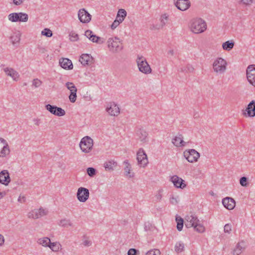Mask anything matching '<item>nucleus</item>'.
Wrapping results in <instances>:
<instances>
[{
    "instance_id": "obj_27",
    "label": "nucleus",
    "mask_w": 255,
    "mask_h": 255,
    "mask_svg": "<svg viewBox=\"0 0 255 255\" xmlns=\"http://www.w3.org/2000/svg\"><path fill=\"white\" fill-rule=\"evenodd\" d=\"M21 33L19 31H13L10 37V39L13 44L19 42L20 40Z\"/></svg>"
},
{
    "instance_id": "obj_36",
    "label": "nucleus",
    "mask_w": 255,
    "mask_h": 255,
    "mask_svg": "<svg viewBox=\"0 0 255 255\" xmlns=\"http://www.w3.org/2000/svg\"><path fill=\"white\" fill-rule=\"evenodd\" d=\"M176 222L177 223V229L179 231L182 230L183 227L184 221L183 219L180 217H176Z\"/></svg>"
},
{
    "instance_id": "obj_38",
    "label": "nucleus",
    "mask_w": 255,
    "mask_h": 255,
    "mask_svg": "<svg viewBox=\"0 0 255 255\" xmlns=\"http://www.w3.org/2000/svg\"><path fill=\"white\" fill-rule=\"evenodd\" d=\"M194 230L199 233H203L205 231V228L203 225L197 223L194 227Z\"/></svg>"
},
{
    "instance_id": "obj_39",
    "label": "nucleus",
    "mask_w": 255,
    "mask_h": 255,
    "mask_svg": "<svg viewBox=\"0 0 255 255\" xmlns=\"http://www.w3.org/2000/svg\"><path fill=\"white\" fill-rule=\"evenodd\" d=\"M67 88L70 91L75 92L77 91V88L75 86L74 84L72 82H68L65 84Z\"/></svg>"
},
{
    "instance_id": "obj_11",
    "label": "nucleus",
    "mask_w": 255,
    "mask_h": 255,
    "mask_svg": "<svg viewBox=\"0 0 255 255\" xmlns=\"http://www.w3.org/2000/svg\"><path fill=\"white\" fill-rule=\"evenodd\" d=\"M246 74L248 82L255 87V65H249L247 68Z\"/></svg>"
},
{
    "instance_id": "obj_44",
    "label": "nucleus",
    "mask_w": 255,
    "mask_h": 255,
    "mask_svg": "<svg viewBox=\"0 0 255 255\" xmlns=\"http://www.w3.org/2000/svg\"><path fill=\"white\" fill-rule=\"evenodd\" d=\"M90 40L92 41L93 42H96L97 43H103V41L101 40V37L97 36L94 34L93 35Z\"/></svg>"
},
{
    "instance_id": "obj_2",
    "label": "nucleus",
    "mask_w": 255,
    "mask_h": 255,
    "mask_svg": "<svg viewBox=\"0 0 255 255\" xmlns=\"http://www.w3.org/2000/svg\"><path fill=\"white\" fill-rule=\"evenodd\" d=\"M107 44L109 50L113 53H118L123 48L122 42L117 37L109 38Z\"/></svg>"
},
{
    "instance_id": "obj_32",
    "label": "nucleus",
    "mask_w": 255,
    "mask_h": 255,
    "mask_svg": "<svg viewBox=\"0 0 255 255\" xmlns=\"http://www.w3.org/2000/svg\"><path fill=\"white\" fill-rule=\"evenodd\" d=\"M234 44V42L232 40H228L223 43L222 47L224 50L230 51L233 48Z\"/></svg>"
},
{
    "instance_id": "obj_29",
    "label": "nucleus",
    "mask_w": 255,
    "mask_h": 255,
    "mask_svg": "<svg viewBox=\"0 0 255 255\" xmlns=\"http://www.w3.org/2000/svg\"><path fill=\"white\" fill-rule=\"evenodd\" d=\"M124 163L126 165L124 168L125 175L128 178L133 177L134 176V173L130 172L131 168L130 164L128 161H125Z\"/></svg>"
},
{
    "instance_id": "obj_34",
    "label": "nucleus",
    "mask_w": 255,
    "mask_h": 255,
    "mask_svg": "<svg viewBox=\"0 0 255 255\" xmlns=\"http://www.w3.org/2000/svg\"><path fill=\"white\" fill-rule=\"evenodd\" d=\"M38 243L43 247H48L51 243L50 240L47 237H44L38 239Z\"/></svg>"
},
{
    "instance_id": "obj_6",
    "label": "nucleus",
    "mask_w": 255,
    "mask_h": 255,
    "mask_svg": "<svg viewBox=\"0 0 255 255\" xmlns=\"http://www.w3.org/2000/svg\"><path fill=\"white\" fill-rule=\"evenodd\" d=\"M136 159L138 165L141 167H145L148 163L146 154L142 148H140L136 153Z\"/></svg>"
},
{
    "instance_id": "obj_15",
    "label": "nucleus",
    "mask_w": 255,
    "mask_h": 255,
    "mask_svg": "<svg viewBox=\"0 0 255 255\" xmlns=\"http://www.w3.org/2000/svg\"><path fill=\"white\" fill-rule=\"evenodd\" d=\"M106 111L111 116H118L120 113V108L115 103H110L107 106Z\"/></svg>"
},
{
    "instance_id": "obj_51",
    "label": "nucleus",
    "mask_w": 255,
    "mask_h": 255,
    "mask_svg": "<svg viewBox=\"0 0 255 255\" xmlns=\"http://www.w3.org/2000/svg\"><path fill=\"white\" fill-rule=\"evenodd\" d=\"M118 16L119 17H121L124 18L126 17V15H127V12L124 9H120L118 12Z\"/></svg>"
},
{
    "instance_id": "obj_24",
    "label": "nucleus",
    "mask_w": 255,
    "mask_h": 255,
    "mask_svg": "<svg viewBox=\"0 0 255 255\" xmlns=\"http://www.w3.org/2000/svg\"><path fill=\"white\" fill-rule=\"evenodd\" d=\"M183 138L182 135L179 134L173 138L172 142L175 146L178 147L184 146L186 142L183 140Z\"/></svg>"
},
{
    "instance_id": "obj_46",
    "label": "nucleus",
    "mask_w": 255,
    "mask_h": 255,
    "mask_svg": "<svg viewBox=\"0 0 255 255\" xmlns=\"http://www.w3.org/2000/svg\"><path fill=\"white\" fill-rule=\"evenodd\" d=\"M162 192L163 190L162 189L159 190L155 195V199L156 202L161 201L162 198Z\"/></svg>"
},
{
    "instance_id": "obj_17",
    "label": "nucleus",
    "mask_w": 255,
    "mask_h": 255,
    "mask_svg": "<svg viewBox=\"0 0 255 255\" xmlns=\"http://www.w3.org/2000/svg\"><path fill=\"white\" fill-rule=\"evenodd\" d=\"M185 226L187 228L193 227L197 223L199 222L197 217L193 215H187L185 218Z\"/></svg>"
},
{
    "instance_id": "obj_16",
    "label": "nucleus",
    "mask_w": 255,
    "mask_h": 255,
    "mask_svg": "<svg viewBox=\"0 0 255 255\" xmlns=\"http://www.w3.org/2000/svg\"><path fill=\"white\" fill-rule=\"evenodd\" d=\"M175 6L177 8L182 11H184L189 8L190 6L189 0H174Z\"/></svg>"
},
{
    "instance_id": "obj_35",
    "label": "nucleus",
    "mask_w": 255,
    "mask_h": 255,
    "mask_svg": "<svg viewBox=\"0 0 255 255\" xmlns=\"http://www.w3.org/2000/svg\"><path fill=\"white\" fill-rule=\"evenodd\" d=\"M49 247L51 250H52L53 252H58L59 249L61 248V246L60 244L58 242H54V243H50Z\"/></svg>"
},
{
    "instance_id": "obj_52",
    "label": "nucleus",
    "mask_w": 255,
    "mask_h": 255,
    "mask_svg": "<svg viewBox=\"0 0 255 255\" xmlns=\"http://www.w3.org/2000/svg\"><path fill=\"white\" fill-rule=\"evenodd\" d=\"M232 231V226L230 224H227L224 226V231L225 233L230 234Z\"/></svg>"
},
{
    "instance_id": "obj_30",
    "label": "nucleus",
    "mask_w": 255,
    "mask_h": 255,
    "mask_svg": "<svg viewBox=\"0 0 255 255\" xmlns=\"http://www.w3.org/2000/svg\"><path fill=\"white\" fill-rule=\"evenodd\" d=\"M169 20V15L167 13H163L161 15L159 21L160 26L159 27H162L163 28L167 23Z\"/></svg>"
},
{
    "instance_id": "obj_23",
    "label": "nucleus",
    "mask_w": 255,
    "mask_h": 255,
    "mask_svg": "<svg viewBox=\"0 0 255 255\" xmlns=\"http://www.w3.org/2000/svg\"><path fill=\"white\" fill-rule=\"evenodd\" d=\"M59 64L62 68L65 69L71 70L73 66L70 60L68 58H61L59 60Z\"/></svg>"
},
{
    "instance_id": "obj_54",
    "label": "nucleus",
    "mask_w": 255,
    "mask_h": 255,
    "mask_svg": "<svg viewBox=\"0 0 255 255\" xmlns=\"http://www.w3.org/2000/svg\"><path fill=\"white\" fill-rule=\"evenodd\" d=\"M93 32L90 30H87L85 32V35L89 38L90 40L92 38V36H93Z\"/></svg>"
},
{
    "instance_id": "obj_9",
    "label": "nucleus",
    "mask_w": 255,
    "mask_h": 255,
    "mask_svg": "<svg viewBox=\"0 0 255 255\" xmlns=\"http://www.w3.org/2000/svg\"><path fill=\"white\" fill-rule=\"evenodd\" d=\"M48 214V211L43 208H40L38 209H34L29 212L27 214L28 218L36 219L46 215Z\"/></svg>"
},
{
    "instance_id": "obj_55",
    "label": "nucleus",
    "mask_w": 255,
    "mask_h": 255,
    "mask_svg": "<svg viewBox=\"0 0 255 255\" xmlns=\"http://www.w3.org/2000/svg\"><path fill=\"white\" fill-rule=\"evenodd\" d=\"M159 26H160V24H156V25L152 24V25H150V29L151 30H159L160 29H162L163 28L162 27H159Z\"/></svg>"
},
{
    "instance_id": "obj_45",
    "label": "nucleus",
    "mask_w": 255,
    "mask_h": 255,
    "mask_svg": "<svg viewBox=\"0 0 255 255\" xmlns=\"http://www.w3.org/2000/svg\"><path fill=\"white\" fill-rule=\"evenodd\" d=\"M160 252L159 250L153 249L148 251L145 255H160Z\"/></svg>"
},
{
    "instance_id": "obj_43",
    "label": "nucleus",
    "mask_w": 255,
    "mask_h": 255,
    "mask_svg": "<svg viewBox=\"0 0 255 255\" xmlns=\"http://www.w3.org/2000/svg\"><path fill=\"white\" fill-rule=\"evenodd\" d=\"M41 34L46 37H50L52 36V31L48 28H45L41 32Z\"/></svg>"
},
{
    "instance_id": "obj_33",
    "label": "nucleus",
    "mask_w": 255,
    "mask_h": 255,
    "mask_svg": "<svg viewBox=\"0 0 255 255\" xmlns=\"http://www.w3.org/2000/svg\"><path fill=\"white\" fill-rule=\"evenodd\" d=\"M9 21L12 22H18L19 19L18 12H12L8 15L7 16Z\"/></svg>"
},
{
    "instance_id": "obj_20",
    "label": "nucleus",
    "mask_w": 255,
    "mask_h": 255,
    "mask_svg": "<svg viewBox=\"0 0 255 255\" xmlns=\"http://www.w3.org/2000/svg\"><path fill=\"white\" fill-rule=\"evenodd\" d=\"M222 203L224 206L227 209L233 210L236 206V202L231 197H226L222 200Z\"/></svg>"
},
{
    "instance_id": "obj_3",
    "label": "nucleus",
    "mask_w": 255,
    "mask_h": 255,
    "mask_svg": "<svg viewBox=\"0 0 255 255\" xmlns=\"http://www.w3.org/2000/svg\"><path fill=\"white\" fill-rule=\"evenodd\" d=\"M139 71L146 75L151 74L152 69L145 58L142 56H138L136 60Z\"/></svg>"
},
{
    "instance_id": "obj_22",
    "label": "nucleus",
    "mask_w": 255,
    "mask_h": 255,
    "mask_svg": "<svg viewBox=\"0 0 255 255\" xmlns=\"http://www.w3.org/2000/svg\"><path fill=\"white\" fill-rule=\"evenodd\" d=\"M246 248V245L245 242H239L233 251V255H240L245 250Z\"/></svg>"
},
{
    "instance_id": "obj_14",
    "label": "nucleus",
    "mask_w": 255,
    "mask_h": 255,
    "mask_svg": "<svg viewBox=\"0 0 255 255\" xmlns=\"http://www.w3.org/2000/svg\"><path fill=\"white\" fill-rule=\"evenodd\" d=\"M78 18L82 23H88L91 19V15L84 8L79 9Z\"/></svg>"
},
{
    "instance_id": "obj_59",
    "label": "nucleus",
    "mask_w": 255,
    "mask_h": 255,
    "mask_svg": "<svg viewBox=\"0 0 255 255\" xmlns=\"http://www.w3.org/2000/svg\"><path fill=\"white\" fill-rule=\"evenodd\" d=\"M241 2L245 5H250L253 3L254 0H241Z\"/></svg>"
},
{
    "instance_id": "obj_40",
    "label": "nucleus",
    "mask_w": 255,
    "mask_h": 255,
    "mask_svg": "<svg viewBox=\"0 0 255 255\" xmlns=\"http://www.w3.org/2000/svg\"><path fill=\"white\" fill-rule=\"evenodd\" d=\"M184 245L180 242L177 243L175 247V250L177 253L182 252L184 250Z\"/></svg>"
},
{
    "instance_id": "obj_25",
    "label": "nucleus",
    "mask_w": 255,
    "mask_h": 255,
    "mask_svg": "<svg viewBox=\"0 0 255 255\" xmlns=\"http://www.w3.org/2000/svg\"><path fill=\"white\" fill-rule=\"evenodd\" d=\"M93 60L92 57L87 54H82L79 59L80 62L83 65H90Z\"/></svg>"
},
{
    "instance_id": "obj_1",
    "label": "nucleus",
    "mask_w": 255,
    "mask_h": 255,
    "mask_svg": "<svg viewBox=\"0 0 255 255\" xmlns=\"http://www.w3.org/2000/svg\"><path fill=\"white\" fill-rule=\"evenodd\" d=\"M190 30L195 33L199 34L204 32L207 29L206 22L201 18L192 19L190 23Z\"/></svg>"
},
{
    "instance_id": "obj_8",
    "label": "nucleus",
    "mask_w": 255,
    "mask_h": 255,
    "mask_svg": "<svg viewBox=\"0 0 255 255\" xmlns=\"http://www.w3.org/2000/svg\"><path fill=\"white\" fill-rule=\"evenodd\" d=\"M10 149L6 140L0 137V158L6 157L10 153Z\"/></svg>"
},
{
    "instance_id": "obj_64",
    "label": "nucleus",
    "mask_w": 255,
    "mask_h": 255,
    "mask_svg": "<svg viewBox=\"0 0 255 255\" xmlns=\"http://www.w3.org/2000/svg\"><path fill=\"white\" fill-rule=\"evenodd\" d=\"M5 195V193L0 192V199H2Z\"/></svg>"
},
{
    "instance_id": "obj_48",
    "label": "nucleus",
    "mask_w": 255,
    "mask_h": 255,
    "mask_svg": "<svg viewBox=\"0 0 255 255\" xmlns=\"http://www.w3.org/2000/svg\"><path fill=\"white\" fill-rule=\"evenodd\" d=\"M69 99L71 102H72V103L75 102L76 99H77V92H71L69 96Z\"/></svg>"
},
{
    "instance_id": "obj_5",
    "label": "nucleus",
    "mask_w": 255,
    "mask_h": 255,
    "mask_svg": "<svg viewBox=\"0 0 255 255\" xmlns=\"http://www.w3.org/2000/svg\"><path fill=\"white\" fill-rule=\"evenodd\" d=\"M93 145V140L89 136L83 137L79 143L80 149L85 153H90L92 150Z\"/></svg>"
},
{
    "instance_id": "obj_31",
    "label": "nucleus",
    "mask_w": 255,
    "mask_h": 255,
    "mask_svg": "<svg viewBox=\"0 0 255 255\" xmlns=\"http://www.w3.org/2000/svg\"><path fill=\"white\" fill-rule=\"evenodd\" d=\"M58 225L63 228H69L73 226V223L69 219H63L61 220Z\"/></svg>"
},
{
    "instance_id": "obj_57",
    "label": "nucleus",
    "mask_w": 255,
    "mask_h": 255,
    "mask_svg": "<svg viewBox=\"0 0 255 255\" xmlns=\"http://www.w3.org/2000/svg\"><path fill=\"white\" fill-rule=\"evenodd\" d=\"M137 251L135 249H130L128 252V255H136Z\"/></svg>"
},
{
    "instance_id": "obj_26",
    "label": "nucleus",
    "mask_w": 255,
    "mask_h": 255,
    "mask_svg": "<svg viewBox=\"0 0 255 255\" xmlns=\"http://www.w3.org/2000/svg\"><path fill=\"white\" fill-rule=\"evenodd\" d=\"M246 111L247 112L248 116L251 117H255V101H252L248 105Z\"/></svg>"
},
{
    "instance_id": "obj_41",
    "label": "nucleus",
    "mask_w": 255,
    "mask_h": 255,
    "mask_svg": "<svg viewBox=\"0 0 255 255\" xmlns=\"http://www.w3.org/2000/svg\"><path fill=\"white\" fill-rule=\"evenodd\" d=\"M180 71L186 73H191L193 72L194 68L190 65H187L186 66L181 68Z\"/></svg>"
},
{
    "instance_id": "obj_49",
    "label": "nucleus",
    "mask_w": 255,
    "mask_h": 255,
    "mask_svg": "<svg viewBox=\"0 0 255 255\" xmlns=\"http://www.w3.org/2000/svg\"><path fill=\"white\" fill-rule=\"evenodd\" d=\"M248 178L246 177H242L240 179V184L244 187H246L248 185Z\"/></svg>"
},
{
    "instance_id": "obj_37",
    "label": "nucleus",
    "mask_w": 255,
    "mask_h": 255,
    "mask_svg": "<svg viewBox=\"0 0 255 255\" xmlns=\"http://www.w3.org/2000/svg\"><path fill=\"white\" fill-rule=\"evenodd\" d=\"M19 15V22H26L28 20V15L27 13L20 12H18Z\"/></svg>"
},
{
    "instance_id": "obj_21",
    "label": "nucleus",
    "mask_w": 255,
    "mask_h": 255,
    "mask_svg": "<svg viewBox=\"0 0 255 255\" xmlns=\"http://www.w3.org/2000/svg\"><path fill=\"white\" fill-rule=\"evenodd\" d=\"M3 71L7 76L10 77L14 81H17L19 77L18 73L12 68L6 67Z\"/></svg>"
},
{
    "instance_id": "obj_18",
    "label": "nucleus",
    "mask_w": 255,
    "mask_h": 255,
    "mask_svg": "<svg viewBox=\"0 0 255 255\" xmlns=\"http://www.w3.org/2000/svg\"><path fill=\"white\" fill-rule=\"evenodd\" d=\"M171 181L177 188L183 189L186 186L184 180L177 175H174L171 177Z\"/></svg>"
},
{
    "instance_id": "obj_10",
    "label": "nucleus",
    "mask_w": 255,
    "mask_h": 255,
    "mask_svg": "<svg viewBox=\"0 0 255 255\" xmlns=\"http://www.w3.org/2000/svg\"><path fill=\"white\" fill-rule=\"evenodd\" d=\"M89 191L87 188L80 187L77 192L78 200L81 202H85L89 197Z\"/></svg>"
},
{
    "instance_id": "obj_42",
    "label": "nucleus",
    "mask_w": 255,
    "mask_h": 255,
    "mask_svg": "<svg viewBox=\"0 0 255 255\" xmlns=\"http://www.w3.org/2000/svg\"><path fill=\"white\" fill-rule=\"evenodd\" d=\"M69 37L71 41H76L79 39L78 34L73 31H72L70 33Z\"/></svg>"
},
{
    "instance_id": "obj_60",
    "label": "nucleus",
    "mask_w": 255,
    "mask_h": 255,
    "mask_svg": "<svg viewBox=\"0 0 255 255\" xmlns=\"http://www.w3.org/2000/svg\"><path fill=\"white\" fill-rule=\"evenodd\" d=\"M33 122L35 125L38 126L41 123L40 120L38 118L34 119Z\"/></svg>"
},
{
    "instance_id": "obj_47",
    "label": "nucleus",
    "mask_w": 255,
    "mask_h": 255,
    "mask_svg": "<svg viewBox=\"0 0 255 255\" xmlns=\"http://www.w3.org/2000/svg\"><path fill=\"white\" fill-rule=\"evenodd\" d=\"M87 172L89 176L93 177L96 175V169L93 167H89L87 169Z\"/></svg>"
},
{
    "instance_id": "obj_50",
    "label": "nucleus",
    "mask_w": 255,
    "mask_h": 255,
    "mask_svg": "<svg viewBox=\"0 0 255 255\" xmlns=\"http://www.w3.org/2000/svg\"><path fill=\"white\" fill-rule=\"evenodd\" d=\"M42 84V81L38 79H35L32 81V85L35 88H38Z\"/></svg>"
},
{
    "instance_id": "obj_13",
    "label": "nucleus",
    "mask_w": 255,
    "mask_h": 255,
    "mask_svg": "<svg viewBox=\"0 0 255 255\" xmlns=\"http://www.w3.org/2000/svg\"><path fill=\"white\" fill-rule=\"evenodd\" d=\"M135 134L136 140L141 143H146L148 141V133L143 128H138Z\"/></svg>"
},
{
    "instance_id": "obj_56",
    "label": "nucleus",
    "mask_w": 255,
    "mask_h": 255,
    "mask_svg": "<svg viewBox=\"0 0 255 255\" xmlns=\"http://www.w3.org/2000/svg\"><path fill=\"white\" fill-rule=\"evenodd\" d=\"M25 0H13V3L16 6L20 5L23 3Z\"/></svg>"
},
{
    "instance_id": "obj_53",
    "label": "nucleus",
    "mask_w": 255,
    "mask_h": 255,
    "mask_svg": "<svg viewBox=\"0 0 255 255\" xmlns=\"http://www.w3.org/2000/svg\"><path fill=\"white\" fill-rule=\"evenodd\" d=\"M170 202L172 205H176L178 203V198L174 196H172L170 198Z\"/></svg>"
},
{
    "instance_id": "obj_12",
    "label": "nucleus",
    "mask_w": 255,
    "mask_h": 255,
    "mask_svg": "<svg viewBox=\"0 0 255 255\" xmlns=\"http://www.w3.org/2000/svg\"><path fill=\"white\" fill-rule=\"evenodd\" d=\"M46 109L48 111L52 114L61 117L65 115V111L61 108L58 107L56 106L47 104L45 106Z\"/></svg>"
},
{
    "instance_id": "obj_4",
    "label": "nucleus",
    "mask_w": 255,
    "mask_h": 255,
    "mask_svg": "<svg viewBox=\"0 0 255 255\" xmlns=\"http://www.w3.org/2000/svg\"><path fill=\"white\" fill-rule=\"evenodd\" d=\"M227 63L221 57L216 58L213 63V69L217 74H223L227 70Z\"/></svg>"
},
{
    "instance_id": "obj_63",
    "label": "nucleus",
    "mask_w": 255,
    "mask_h": 255,
    "mask_svg": "<svg viewBox=\"0 0 255 255\" xmlns=\"http://www.w3.org/2000/svg\"><path fill=\"white\" fill-rule=\"evenodd\" d=\"M116 19H118V21L119 22V23H121V22H122L124 21V18L121 17H121H119L118 15L117 14V17H116Z\"/></svg>"
},
{
    "instance_id": "obj_58",
    "label": "nucleus",
    "mask_w": 255,
    "mask_h": 255,
    "mask_svg": "<svg viewBox=\"0 0 255 255\" xmlns=\"http://www.w3.org/2000/svg\"><path fill=\"white\" fill-rule=\"evenodd\" d=\"M120 24L118 21V19H115L111 26V28L112 29H115Z\"/></svg>"
},
{
    "instance_id": "obj_61",
    "label": "nucleus",
    "mask_w": 255,
    "mask_h": 255,
    "mask_svg": "<svg viewBox=\"0 0 255 255\" xmlns=\"http://www.w3.org/2000/svg\"><path fill=\"white\" fill-rule=\"evenodd\" d=\"M4 242V239L3 236L0 234V246H1L3 245Z\"/></svg>"
},
{
    "instance_id": "obj_62",
    "label": "nucleus",
    "mask_w": 255,
    "mask_h": 255,
    "mask_svg": "<svg viewBox=\"0 0 255 255\" xmlns=\"http://www.w3.org/2000/svg\"><path fill=\"white\" fill-rule=\"evenodd\" d=\"M83 244L85 246H90L92 245V243L91 241L86 240L84 241Z\"/></svg>"
},
{
    "instance_id": "obj_28",
    "label": "nucleus",
    "mask_w": 255,
    "mask_h": 255,
    "mask_svg": "<svg viewBox=\"0 0 255 255\" xmlns=\"http://www.w3.org/2000/svg\"><path fill=\"white\" fill-rule=\"evenodd\" d=\"M117 166V163L113 160H108L104 163V167L107 171L113 170Z\"/></svg>"
},
{
    "instance_id": "obj_19",
    "label": "nucleus",
    "mask_w": 255,
    "mask_h": 255,
    "mask_svg": "<svg viewBox=\"0 0 255 255\" xmlns=\"http://www.w3.org/2000/svg\"><path fill=\"white\" fill-rule=\"evenodd\" d=\"M10 181L9 174L7 170H3L0 172V183L7 186Z\"/></svg>"
},
{
    "instance_id": "obj_7",
    "label": "nucleus",
    "mask_w": 255,
    "mask_h": 255,
    "mask_svg": "<svg viewBox=\"0 0 255 255\" xmlns=\"http://www.w3.org/2000/svg\"><path fill=\"white\" fill-rule=\"evenodd\" d=\"M183 154L188 161L191 163L197 161L200 157L199 153L193 149L185 150Z\"/></svg>"
}]
</instances>
